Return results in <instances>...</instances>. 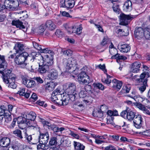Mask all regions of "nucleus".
<instances>
[{
	"instance_id": "nucleus-1",
	"label": "nucleus",
	"mask_w": 150,
	"mask_h": 150,
	"mask_svg": "<svg viewBox=\"0 0 150 150\" xmlns=\"http://www.w3.org/2000/svg\"><path fill=\"white\" fill-rule=\"evenodd\" d=\"M63 63L66 69L69 72H74L75 74H78L79 70V65L76 61L71 57L67 59H63Z\"/></svg>"
},
{
	"instance_id": "nucleus-2",
	"label": "nucleus",
	"mask_w": 150,
	"mask_h": 150,
	"mask_svg": "<svg viewBox=\"0 0 150 150\" xmlns=\"http://www.w3.org/2000/svg\"><path fill=\"white\" fill-rule=\"evenodd\" d=\"M32 57L30 61L33 62L35 59H38L42 60L43 62V64H46L50 66L52 68V65L53 63V57L50 56V57L47 54L42 55L39 54H37L36 52H32L30 54V56L29 58Z\"/></svg>"
},
{
	"instance_id": "nucleus-3",
	"label": "nucleus",
	"mask_w": 150,
	"mask_h": 150,
	"mask_svg": "<svg viewBox=\"0 0 150 150\" xmlns=\"http://www.w3.org/2000/svg\"><path fill=\"white\" fill-rule=\"evenodd\" d=\"M35 138H36V142H39V144L37 146L38 149H42L46 150L48 149V146L47 144L49 139V134L48 132L44 133L40 132V136Z\"/></svg>"
},
{
	"instance_id": "nucleus-4",
	"label": "nucleus",
	"mask_w": 150,
	"mask_h": 150,
	"mask_svg": "<svg viewBox=\"0 0 150 150\" xmlns=\"http://www.w3.org/2000/svg\"><path fill=\"white\" fill-rule=\"evenodd\" d=\"M150 76L149 72L144 71L140 74V78L137 79V81L140 83V85L137 88L141 93H143L146 90V87L148 86L147 78Z\"/></svg>"
},
{
	"instance_id": "nucleus-5",
	"label": "nucleus",
	"mask_w": 150,
	"mask_h": 150,
	"mask_svg": "<svg viewBox=\"0 0 150 150\" xmlns=\"http://www.w3.org/2000/svg\"><path fill=\"white\" fill-rule=\"evenodd\" d=\"M6 67H3L0 68V73L3 76V79L4 82L8 83L9 82L8 80L11 79L14 80V78H16V77L15 75L11 73L12 70L6 69Z\"/></svg>"
},
{
	"instance_id": "nucleus-6",
	"label": "nucleus",
	"mask_w": 150,
	"mask_h": 150,
	"mask_svg": "<svg viewBox=\"0 0 150 150\" xmlns=\"http://www.w3.org/2000/svg\"><path fill=\"white\" fill-rule=\"evenodd\" d=\"M30 56H28V54L26 52H24L21 53L16 56L14 58V61L15 63L18 65L24 64L25 66L27 64L25 63L26 61L28 58L30 60L32 59V57L29 58Z\"/></svg>"
},
{
	"instance_id": "nucleus-7",
	"label": "nucleus",
	"mask_w": 150,
	"mask_h": 150,
	"mask_svg": "<svg viewBox=\"0 0 150 150\" xmlns=\"http://www.w3.org/2000/svg\"><path fill=\"white\" fill-rule=\"evenodd\" d=\"M87 70L86 68H83L81 69V71L78 76V80L81 84H88L91 82L89 76L86 74Z\"/></svg>"
},
{
	"instance_id": "nucleus-8",
	"label": "nucleus",
	"mask_w": 150,
	"mask_h": 150,
	"mask_svg": "<svg viewBox=\"0 0 150 150\" xmlns=\"http://www.w3.org/2000/svg\"><path fill=\"white\" fill-rule=\"evenodd\" d=\"M19 5V2L18 0H5L4 5H2V11L8 8L12 10H17Z\"/></svg>"
},
{
	"instance_id": "nucleus-9",
	"label": "nucleus",
	"mask_w": 150,
	"mask_h": 150,
	"mask_svg": "<svg viewBox=\"0 0 150 150\" xmlns=\"http://www.w3.org/2000/svg\"><path fill=\"white\" fill-rule=\"evenodd\" d=\"M63 88L66 94L72 93L77 92L76 91V84L74 83H66L64 85Z\"/></svg>"
},
{
	"instance_id": "nucleus-10",
	"label": "nucleus",
	"mask_w": 150,
	"mask_h": 150,
	"mask_svg": "<svg viewBox=\"0 0 150 150\" xmlns=\"http://www.w3.org/2000/svg\"><path fill=\"white\" fill-rule=\"evenodd\" d=\"M75 3L74 0H60L59 5L60 7L69 10L74 7Z\"/></svg>"
},
{
	"instance_id": "nucleus-11",
	"label": "nucleus",
	"mask_w": 150,
	"mask_h": 150,
	"mask_svg": "<svg viewBox=\"0 0 150 150\" xmlns=\"http://www.w3.org/2000/svg\"><path fill=\"white\" fill-rule=\"evenodd\" d=\"M133 122L135 127L139 129L142 126L143 118L140 115H138L133 120Z\"/></svg>"
},
{
	"instance_id": "nucleus-12",
	"label": "nucleus",
	"mask_w": 150,
	"mask_h": 150,
	"mask_svg": "<svg viewBox=\"0 0 150 150\" xmlns=\"http://www.w3.org/2000/svg\"><path fill=\"white\" fill-rule=\"evenodd\" d=\"M22 78L23 83L28 88L34 87L36 85L35 81L33 80L29 79L23 76Z\"/></svg>"
},
{
	"instance_id": "nucleus-13",
	"label": "nucleus",
	"mask_w": 150,
	"mask_h": 150,
	"mask_svg": "<svg viewBox=\"0 0 150 150\" xmlns=\"http://www.w3.org/2000/svg\"><path fill=\"white\" fill-rule=\"evenodd\" d=\"M141 64L139 62L136 61L133 62L131 65L130 71L134 73H137L140 71V68Z\"/></svg>"
},
{
	"instance_id": "nucleus-14",
	"label": "nucleus",
	"mask_w": 150,
	"mask_h": 150,
	"mask_svg": "<svg viewBox=\"0 0 150 150\" xmlns=\"http://www.w3.org/2000/svg\"><path fill=\"white\" fill-rule=\"evenodd\" d=\"M120 21L122 24L123 25H127L128 24L129 20H132V17L129 15H126L124 14L120 15Z\"/></svg>"
},
{
	"instance_id": "nucleus-15",
	"label": "nucleus",
	"mask_w": 150,
	"mask_h": 150,
	"mask_svg": "<svg viewBox=\"0 0 150 150\" xmlns=\"http://www.w3.org/2000/svg\"><path fill=\"white\" fill-rule=\"evenodd\" d=\"M19 127L20 128L22 129H23L27 127H30L34 129H37L36 127L31 125L30 121L25 119H24V121H23L21 123H20L19 125Z\"/></svg>"
},
{
	"instance_id": "nucleus-16",
	"label": "nucleus",
	"mask_w": 150,
	"mask_h": 150,
	"mask_svg": "<svg viewBox=\"0 0 150 150\" xmlns=\"http://www.w3.org/2000/svg\"><path fill=\"white\" fill-rule=\"evenodd\" d=\"M144 30L141 27L136 28L134 31V35L136 38L140 39L144 36Z\"/></svg>"
},
{
	"instance_id": "nucleus-17",
	"label": "nucleus",
	"mask_w": 150,
	"mask_h": 150,
	"mask_svg": "<svg viewBox=\"0 0 150 150\" xmlns=\"http://www.w3.org/2000/svg\"><path fill=\"white\" fill-rule=\"evenodd\" d=\"M12 24L13 25L16 26L17 28L22 29L24 32L26 30L25 26L23 25V23L19 20H14L12 21Z\"/></svg>"
},
{
	"instance_id": "nucleus-18",
	"label": "nucleus",
	"mask_w": 150,
	"mask_h": 150,
	"mask_svg": "<svg viewBox=\"0 0 150 150\" xmlns=\"http://www.w3.org/2000/svg\"><path fill=\"white\" fill-rule=\"evenodd\" d=\"M39 67L38 69V72L40 73H44L50 70L51 69L50 66L46 64H43L42 65H39Z\"/></svg>"
},
{
	"instance_id": "nucleus-19",
	"label": "nucleus",
	"mask_w": 150,
	"mask_h": 150,
	"mask_svg": "<svg viewBox=\"0 0 150 150\" xmlns=\"http://www.w3.org/2000/svg\"><path fill=\"white\" fill-rule=\"evenodd\" d=\"M9 138L4 137L0 139V146L3 147H7L10 144Z\"/></svg>"
},
{
	"instance_id": "nucleus-20",
	"label": "nucleus",
	"mask_w": 150,
	"mask_h": 150,
	"mask_svg": "<svg viewBox=\"0 0 150 150\" xmlns=\"http://www.w3.org/2000/svg\"><path fill=\"white\" fill-rule=\"evenodd\" d=\"M111 50H109L110 53L112 55L111 57V58L112 59H116L117 62H120L121 60H124L127 59V58L126 56L123 55H120V54L118 53L114 54L111 52Z\"/></svg>"
},
{
	"instance_id": "nucleus-21",
	"label": "nucleus",
	"mask_w": 150,
	"mask_h": 150,
	"mask_svg": "<svg viewBox=\"0 0 150 150\" xmlns=\"http://www.w3.org/2000/svg\"><path fill=\"white\" fill-rule=\"evenodd\" d=\"M58 73L57 70L54 69H51V71L47 75L50 80H53L57 79L58 76Z\"/></svg>"
},
{
	"instance_id": "nucleus-22",
	"label": "nucleus",
	"mask_w": 150,
	"mask_h": 150,
	"mask_svg": "<svg viewBox=\"0 0 150 150\" xmlns=\"http://www.w3.org/2000/svg\"><path fill=\"white\" fill-rule=\"evenodd\" d=\"M132 3L130 0H127L123 6V10L126 12L131 11L132 8Z\"/></svg>"
},
{
	"instance_id": "nucleus-23",
	"label": "nucleus",
	"mask_w": 150,
	"mask_h": 150,
	"mask_svg": "<svg viewBox=\"0 0 150 150\" xmlns=\"http://www.w3.org/2000/svg\"><path fill=\"white\" fill-rule=\"evenodd\" d=\"M112 87L116 89L119 90L121 88L122 83L121 81H119L116 79L112 80Z\"/></svg>"
},
{
	"instance_id": "nucleus-24",
	"label": "nucleus",
	"mask_w": 150,
	"mask_h": 150,
	"mask_svg": "<svg viewBox=\"0 0 150 150\" xmlns=\"http://www.w3.org/2000/svg\"><path fill=\"white\" fill-rule=\"evenodd\" d=\"M24 134L25 138L29 143L30 144H35L37 143L36 140L35 141H34V137H33V138L32 135H28L27 134L26 130H25Z\"/></svg>"
},
{
	"instance_id": "nucleus-25",
	"label": "nucleus",
	"mask_w": 150,
	"mask_h": 150,
	"mask_svg": "<svg viewBox=\"0 0 150 150\" xmlns=\"http://www.w3.org/2000/svg\"><path fill=\"white\" fill-rule=\"evenodd\" d=\"M13 133L18 139L21 141H23V137L22 132L20 130L18 129H15L13 132Z\"/></svg>"
},
{
	"instance_id": "nucleus-26",
	"label": "nucleus",
	"mask_w": 150,
	"mask_h": 150,
	"mask_svg": "<svg viewBox=\"0 0 150 150\" xmlns=\"http://www.w3.org/2000/svg\"><path fill=\"white\" fill-rule=\"evenodd\" d=\"M45 25L47 28L51 30L55 29L56 28V25L53 22L50 20L47 21Z\"/></svg>"
},
{
	"instance_id": "nucleus-27",
	"label": "nucleus",
	"mask_w": 150,
	"mask_h": 150,
	"mask_svg": "<svg viewBox=\"0 0 150 150\" xmlns=\"http://www.w3.org/2000/svg\"><path fill=\"white\" fill-rule=\"evenodd\" d=\"M67 95L66 97L67 98V99L69 100H71L72 101H74L78 97L79 94L77 92L72 93H67Z\"/></svg>"
},
{
	"instance_id": "nucleus-28",
	"label": "nucleus",
	"mask_w": 150,
	"mask_h": 150,
	"mask_svg": "<svg viewBox=\"0 0 150 150\" xmlns=\"http://www.w3.org/2000/svg\"><path fill=\"white\" fill-rule=\"evenodd\" d=\"M137 116L136 113L129 109L127 113V120L130 121L133 120Z\"/></svg>"
},
{
	"instance_id": "nucleus-29",
	"label": "nucleus",
	"mask_w": 150,
	"mask_h": 150,
	"mask_svg": "<svg viewBox=\"0 0 150 150\" xmlns=\"http://www.w3.org/2000/svg\"><path fill=\"white\" fill-rule=\"evenodd\" d=\"M56 85L54 83L51 82L47 83L45 85V88L46 91L50 92L53 90Z\"/></svg>"
},
{
	"instance_id": "nucleus-30",
	"label": "nucleus",
	"mask_w": 150,
	"mask_h": 150,
	"mask_svg": "<svg viewBox=\"0 0 150 150\" xmlns=\"http://www.w3.org/2000/svg\"><path fill=\"white\" fill-rule=\"evenodd\" d=\"M120 50L121 52L126 53L129 51L130 50V47L127 44H122L120 47Z\"/></svg>"
},
{
	"instance_id": "nucleus-31",
	"label": "nucleus",
	"mask_w": 150,
	"mask_h": 150,
	"mask_svg": "<svg viewBox=\"0 0 150 150\" xmlns=\"http://www.w3.org/2000/svg\"><path fill=\"white\" fill-rule=\"evenodd\" d=\"M14 49L16 50V53H21V52L24 50L23 45L21 43H18L17 45H15Z\"/></svg>"
},
{
	"instance_id": "nucleus-32",
	"label": "nucleus",
	"mask_w": 150,
	"mask_h": 150,
	"mask_svg": "<svg viewBox=\"0 0 150 150\" xmlns=\"http://www.w3.org/2000/svg\"><path fill=\"white\" fill-rule=\"evenodd\" d=\"M17 93L18 94L21 96H24L27 98H28L30 96L29 93L27 92L25 93V90L24 88H20Z\"/></svg>"
},
{
	"instance_id": "nucleus-33",
	"label": "nucleus",
	"mask_w": 150,
	"mask_h": 150,
	"mask_svg": "<svg viewBox=\"0 0 150 150\" xmlns=\"http://www.w3.org/2000/svg\"><path fill=\"white\" fill-rule=\"evenodd\" d=\"M74 145L75 150H84L85 146L79 142L74 141Z\"/></svg>"
},
{
	"instance_id": "nucleus-34",
	"label": "nucleus",
	"mask_w": 150,
	"mask_h": 150,
	"mask_svg": "<svg viewBox=\"0 0 150 150\" xmlns=\"http://www.w3.org/2000/svg\"><path fill=\"white\" fill-rule=\"evenodd\" d=\"M73 107L77 111H80L82 110L83 108V104H81L79 102H75L73 105Z\"/></svg>"
},
{
	"instance_id": "nucleus-35",
	"label": "nucleus",
	"mask_w": 150,
	"mask_h": 150,
	"mask_svg": "<svg viewBox=\"0 0 150 150\" xmlns=\"http://www.w3.org/2000/svg\"><path fill=\"white\" fill-rule=\"evenodd\" d=\"M92 115L93 116L99 118H101L103 116V113L99 109L94 110Z\"/></svg>"
},
{
	"instance_id": "nucleus-36",
	"label": "nucleus",
	"mask_w": 150,
	"mask_h": 150,
	"mask_svg": "<svg viewBox=\"0 0 150 150\" xmlns=\"http://www.w3.org/2000/svg\"><path fill=\"white\" fill-rule=\"evenodd\" d=\"M36 117V115L34 112H31L26 115L27 119H26L28 120L29 121L30 120L31 121H34L35 120Z\"/></svg>"
},
{
	"instance_id": "nucleus-37",
	"label": "nucleus",
	"mask_w": 150,
	"mask_h": 150,
	"mask_svg": "<svg viewBox=\"0 0 150 150\" xmlns=\"http://www.w3.org/2000/svg\"><path fill=\"white\" fill-rule=\"evenodd\" d=\"M8 111L7 113H5L3 116V119L4 118L5 121L6 123L8 122L11 120V113H8V112L9 111L8 110Z\"/></svg>"
},
{
	"instance_id": "nucleus-38",
	"label": "nucleus",
	"mask_w": 150,
	"mask_h": 150,
	"mask_svg": "<svg viewBox=\"0 0 150 150\" xmlns=\"http://www.w3.org/2000/svg\"><path fill=\"white\" fill-rule=\"evenodd\" d=\"M57 137H51L49 142V144L50 146L55 145L57 143Z\"/></svg>"
},
{
	"instance_id": "nucleus-39",
	"label": "nucleus",
	"mask_w": 150,
	"mask_h": 150,
	"mask_svg": "<svg viewBox=\"0 0 150 150\" xmlns=\"http://www.w3.org/2000/svg\"><path fill=\"white\" fill-rule=\"evenodd\" d=\"M64 27L69 33H74V31L75 29L74 26H70L67 24H65L64 25Z\"/></svg>"
},
{
	"instance_id": "nucleus-40",
	"label": "nucleus",
	"mask_w": 150,
	"mask_h": 150,
	"mask_svg": "<svg viewBox=\"0 0 150 150\" xmlns=\"http://www.w3.org/2000/svg\"><path fill=\"white\" fill-rule=\"evenodd\" d=\"M8 112L7 110L5 109L4 106L0 107V120L3 119V115L5 113H7Z\"/></svg>"
},
{
	"instance_id": "nucleus-41",
	"label": "nucleus",
	"mask_w": 150,
	"mask_h": 150,
	"mask_svg": "<svg viewBox=\"0 0 150 150\" xmlns=\"http://www.w3.org/2000/svg\"><path fill=\"white\" fill-rule=\"evenodd\" d=\"M107 114L109 117L117 116L118 115V112L116 110H115L113 111L108 110L107 112Z\"/></svg>"
},
{
	"instance_id": "nucleus-42",
	"label": "nucleus",
	"mask_w": 150,
	"mask_h": 150,
	"mask_svg": "<svg viewBox=\"0 0 150 150\" xmlns=\"http://www.w3.org/2000/svg\"><path fill=\"white\" fill-rule=\"evenodd\" d=\"M15 79L14 80L11 79L8 80L9 81L8 87L13 88H16L17 87V85L15 83Z\"/></svg>"
},
{
	"instance_id": "nucleus-43",
	"label": "nucleus",
	"mask_w": 150,
	"mask_h": 150,
	"mask_svg": "<svg viewBox=\"0 0 150 150\" xmlns=\"http://www.w3.org/2000/svg\"><path fill=\"white\" fill-rule=\"evenodd\" d=\"M107 76V78L106 79H102V81L106 84H109L111 83V80L110 79L112 76H110L107 73H105Z\"/></svg>"
},
{
	"instance_id": "nucleus-44",
	"label": "nucleus",
	"mask_w": 150,
	"mask_h": 150,
	"mask_svg": "<svg viewBox=\"0 0 150 150\" xmlns=\"http://www.w3.org/2000/svg\"><path fill=\"white\" fill-rule=\"evenodd\" d=\"M130 89V86L129 85H128L123 87L121 92L124 93H127L129 92Z\"/></svg>"
},
{
	"instance_id": "nucleus-45",
	"label": "nucleus",
	"mask_w": 150,
	"mask_h": 150,
	"mask_svg": "<svg viewBox=\"0 0 150 150\" xmlns=\"http://www.w3.org/2000/svg\"><path fill=\"white\" fill-rule=\"evenodd\" d=\"M74 29V33H76L78 35H80L81 33L82 29L81 25H79L78 28H76V26H75Z\"/></svg>"
},
{
	"instance_id": "nucleus-46",
	"label": "nucleus",
	"mask_w": 150,
	"mask_h": 150,
	"mask_svg": "<svg viewBox=\"0 0 150 150\" xmlns=\"http://www.w3.org/2000/svg\"><path fill=\"white\" fill-rule=\"evenodd\" d=\"M107 124H110L114 126V123L113 122L114 117H107Z\"/></svg>"
},
{
	"instance_id": "nucleus-47",
	"label": "nucleus",
	"mask_w": 150,
	"mask_h": 150,
	"mask_svg": "<svg viewBox=\"0 0 150 150\" xmlns=\"http://www.w3.org/2000/svg\"><path fill=\"white\" fill-rule=\"evenodd\" d=\"M129 108H127L126 110L122 111L120 114V116L122 117L125 119L127 118V113L128 112Z\"/></svg>"
},
{
	"instance_id": "nucleus-48",
	"label": "nucleus",
	"mask_w": 150,
	"mask_h": 150,
	"mask_svg": "<svg viewBox=\"0 0 150 150\" xmlns=\"http://www.w3.org/2000/svg\"><path fill=\"white\" fill-rule=\"evenodd\" d=\"M112 8L114 12L116 13H118L120 11V8H119V6L117 3H114L113 4Z\"/></svg>"
},
{
	"instance_id": "nucleus-49",
	"label": "nucleus",
	"mask_w": 150,
	"mask_h": 150,
	"mask_svg": "<svg viewBox=\"0 0 150 150\" xmlns=\"http://www.w3.org/2000/svg\"><path fill=\"white\" fill-rule=\"evenodd\" d=\"M85 90L86 92H87L88 93H93L92 90L91 86L90 85H86L85 87Z\"/></svg>"
},
{
	"instance_id": "nucleus-50",
	"label": "nucleus",
	"mask_w": 150,
	"mask_h": 150,
	"mask_svg": "<svg viewBox=\"0 0 150 150\" xmlns=\"http://www.w3.org/2000/svg\"><path fill=\"white\" fill-rule=\"evenodd\" d=\"M108 108L107 106L105 105H101L100 108L99 109L103 113L106 112Z\"/></svg>"
},
{
	"instance_id": "nucleus-51",
	"label": "nucleus",
	"mask_w": 150,
	"mask_h": 150,
	"mask_svg": "<svg viewBox=\"0 0 150 150\" xmlns=\"http://www.w3.org/2000/svg\"><path fill=\"white\" fill-rule=\"evenodd\" d=\"M58 97L59 96H56L54 93H52L51 97V100L53 102L56 103L57 100H59L58 99Z\"/></svg>"
},
{
	"instance_id": "nucleus-52",
	"label": "nucleus",
	"mask_w": 150,
	"mask_h": 150,
	"mask_svg": "<svg viewBox=\"0 0 150 150\" xmlns=\"http://www.w3.org/2000/svg\"><path fill=\"white\" fill-rule=\"evenodd\" d=\"M97 67H98L100 69L103 71L105 74L107 73V70L105 69V64H103L102 65H101V64H100L97 66Z\"/></svg>"
},
{
	"instance_id": "nucleus-53",
	"label": "nucleus",
	"mask_w": 150,
	"mask_h": 150,
	"mask_svg": "<svg viewBox=\"0 0 150 150\" xmlns=\"http://www.w3.org/2000/svg\"><path fill=\"white\" fill-rule=\"evenodd\" d=\"M95 86L96 88L102 90H103L104 89V86L101 83H98L94 85Z\"/></svg>"
},
{
	"instance_id": "nucleus-54",
	"label": "nucleus",
	"mask_w": 150,
	"mask_h": 150,
	"mask_svg": "<svg viewBox=\"0 0 150 150\" xmlns=\"http://www.w3.org/2000/svg\"><path fill=\"white\" fill-rule=\"evenodd\" d=\"M33 45L34 47L38 50H40L41 49V45H39L38 43H37L35 42H33Z\"/></svg>"
},
{
	"instance_id": "nucleus-55",
	"label": "nucleus",
	"mask_w": 150,
	"mask_h": 150,
	"mask_svg": "<svg viewBox=\"0 0 150 150\" xmlns=\"http://www.w3.org/2000/svg\"><path fill=\"white\" fill-rule=\"evenodd\" d=\"M87 95L86 92L84 91H81L79 94V96L80 98H83Z\"/></svg>"
},
{
	"instance_id": "nucleus-56",
	"label": "nucleus",
	"mask_w": 150,
	"mask_h": 150,
	"mask_svg": "<svg viewBox=\"0 0 150 150\" xmlns=\"http://www.w3.org/2000/svg\"><path fill=\"white\" fill-rule=\"evenodd\" d=\"M45 24H42L41 25L39 28V32L41 33H43L45 31L46 28L45 27Z\"/></svg>"
},
{
	"instance_id": "nucleus-57",
	"label": "nucleus",
	"mask_w": 150,
	"mask_h": 150,
	"mask_svg": "<svg viewBox=\"0 0 150 150\" xmlns=\"http://www.w3.org/2000/svg\"><path fill=\"white\" fill-rule=\"evenodd\" d=\"M34 79L37 81L38 84H41L43 83V80L40 77H34Z\"/></svg>"
},
{
	"instance_id": "nucleus-58",
	"label": "nucleus",
	"mask_w": 150,
	"mask_h": 150,
	"mask_svg": "<svg viewBox=\"0 0 150 150\" xmlns=\"http://www.w3.org/2000/svg\"><path fill=\"white\" fill-rule=\"evenodd\" d=\"M65 129V128L63 127H55L53 129V130L54 132H62Z\"/></svg>"
},
{
	"instance_id": "nucleus-59",
	"label": "nucleus",
	"mask_w": 150,
	"mask_h": 150,
	"mask_svg": "<svg viewBox=\"0 0 150 150\" xmlns=\"http://www.w3.org/2000/svg\"><path fill=\"white\" fill-rule=\"evenodd\" d=\"M55 34L57 37L60 38L62 37V33L60 30H57L55 33Z\"/></svg>"
},
{
	"instance_id": "nucleus-60",
	"label": "nucleus",
	"mask_w": 150,
	"mask_h": 150,
	"mask_svg": "<svg viewBox=\"0 0 150 150\" xmlns=\"http://www.w3.org/2000/svg\"><path fill=\"white\" fill-rule=\"evenodd\" d=\"M69 134L78 139H79L80 138L79 136L77 134L74 133L73 131H71Z\"/></svg>"
},
{
	"instance_id": "nucleus-61",
	"label": "nucleus",
	"mask_w": 150,
	"mask_h": 150,
	"mask_svg": "<svg viewBox=\"0 0 150 150\" xmlns=\"http://www.w3.org/2000/svg\"><path fill=\"white\" fill-rule=\"evenodd\" d=\"M108 42V40L107 38L104 37L103 39L102 42L100 43V45L102 46H104L107 45Z\"/></svg>"
},
{
	"instance_id": "nucleus-62",
	"label": "nucleus",
	"mask_w": 150,
	"mask_h": 150,
	"mask_svg": "<svg viewBox=\"0 0 150 150\" xmlns=\"http://www.w3.org/2000/svg\"><path fill=\"white\" fill-rule=\"evenodd\" d=\"M136 106L140 109L143 111L145 108L143 105L140 103H137L136 104Z\"/></svg>"
},
{
	"instance_id": "nucleus-63",
	"label": "nucleus",
	"mask_w": 150,
	"mask_h": 150,
	"mask_svg": "<svg viewBox=\"0 0 150 150\" xmlns=\"http://www.w3.org/2000/svg\"><path fill=\"white\" fill-rule=\"evenodd\" d=\"M105 150H116L114 147L111 145H110L106 147L105 149Z\"/></svg>"
},
{
	"instance_id": "nucleus-64",
	"label": "nucleus",
	"mask_w": 150,
	"mask_h": 150,
	"mask_svg": "<svg viewBox=\"0 0 150 150\" xmlns=\"http://www.w3.org/2000/svg\"><path fill=\"white\" fill-rule=\"evenodd\" d=\"M95 25L96 26V28L98 29L99 31L102 32H103L104 31L101 25L96 24H95Z\"/></svg>"
}]
</instances>
